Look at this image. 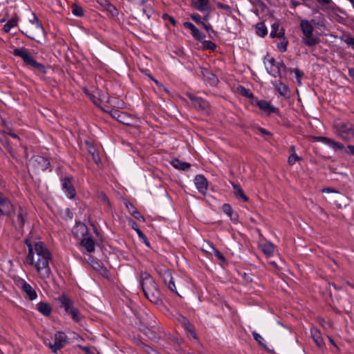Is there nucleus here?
<instances>
[{
    "instance_id": "obj_10",
    "label": "nucleus",
    "mask_w": 354,
    "mask_h": 354,
    "mask_svg": "<svg viewBox=\"0 0 354 354\" xmlns=\"http://www.w3.org/2000/svg\"><path fill=\"white\" fill-rule=\"evenodd\" d=\"M160 277L162 278L165 283L167 285L168 288L171 291L176 294H178L176 288L173 281V277L171 274L169 270L163 269L158 272Z\"/></svg>"
},
{
    "instance_id": "obj_1",
    "label": "nucleus",
    "mask_w": 354,
    "mask_h": 354,
    "mask_svg": "<svg viewBox=\"0 0 354 354\" xmlns=\"http://www.w3.org/2000/svg\"><path fill=\"white\" fill-rule=\"evenodd\" d=\"M25 242L28 248L26 257L27 263L35 266L41 279L49 278L52 272L49 266L51 253L48 249L42 242H36L34 245L28 239H26Z\"/></svg>"
},
{
    "instance_id": "obj_34",
    "label": "nucleus",
    "mask_w": 354,
    "mask_h": 354,
    "mask_svg": "<svg viewBox=\"0 0 354 354\" xmlns=\"http://www.w3.org/2000/svg\"><path fill=\"white\" fill-rule=\"evenodd\" d=\"M132 118L126 113L122 112L118 122L126 125H130Z\"/></svg>"
},
{
    "instance_id": "obj_57",
    "label": "nucleus",
    "mask_w": 354,
    "mask_h": 354,
    "mask_svg": "<svg viewBox=\"0 0 354 354\" xmlns=\"http://www.w3.org/2000/svg\"><path fill=\"white\" fill-rule=\"evenodd\" d=\"M258 131L261 133V134H263V135H270V133L266 129L261 128V127H259L258 128Z\"/></svg>"
},
{
    "instance_id": "obj_40",
    "label": "nucleus",
    "mask_w": 354,
    "mask_h": 354,
    "mask_svg": "<svg viewBox=\"0 0 354 354\" xmlns=\"http://www.w3.org/2000/svg\"><path fill=\"white\" fill-rule=\"evenodd\" d=\"M223 211L231 218H232L233 211L231 206L229 204H224L222 207Z\"/></svg>"
},
{
    "instance_id": "obj_29",
    "label": "nucleus",
    "mask_w": 354,
    "mask_h": 354,
    "mask_svg": "<svg viewBox=\"0 0 354 354\" xmlns=\"http://www.w3.org/2000/svg\"><path fill=\"white\" fill-rule=\"evenodd\" d=\"M278 38H279V42L277 43V47L280 52L284 53L287 50L288 40L284 35L278 37Z\"/></svg>"
},
{
    "instance_id": "obj_44",
    "label": "nucleus",
    "mask_w": 354,
    "mask_h": 354,
    "mask_svg": "<svg viewBox=\"0 0 354 354\" xmlns=\"http://www.w3.org/2000/svg\"><path fill=\"white\" fill-rule=\"evenodd\" d=\"M344 42L350 47L352 48V49L354 50V37L348 36L346 37L344 39Z\"/></svg>"
},
{
    "instance_id": "obj_5",
    "label": "nucleus",
    "mask_w": 354,
    "mask_h": 354,
    "mask_svg": "<svg viewBox=\"0 0 354 354\" xmlns=\"http://www.w3.org/2000/svg\"><path fill=\"white\" fill-rule=\"evenodd\" d=\"M30 39L37 41L44 35V29L40 23L34 24L33 26H26L25 31H22Z\"/></svg>"
},
{
    "instance_id": "obj_48",
    "label": "nucleus",
    "mask_w": 354,
    "mask_h": 354,
    "mask_svg": "<svg viewBox=\"0 0 354 354\" xmlns=\"http://www.w3.org/2000/svg\"><path fill=\"white\" fill-rule=\"evenodd\" d=\"M184 26L187 28H189L192 33L197 28L191 22H185L184 23Z\"/></svg>"
},
{
    "instance_id": "obj_47",
    "label": "nucleus",
    "mask_w": 354,
    "mask_h": 354,
    "mask_svg": "<svg viewBox=\"0 0 354 354\" xmlns=\"http://www.w3.org/2000/svg\"><path fill=\"white\" fill-rule=\"evenodd\" d=\"M36 22L39 23V19L34 13H32V19H29V24L27 26H33Z\"/></svg>"
},
{
    "instance_id": "obj_20",
    "label": "nucleus",
    "mask_w": 354,
    "mask_h": 354,
    "mask_svg": "<svg viewBox=\"0 0 354 354\" xmlns=\"http://www.w3.org/2000/svg\"><path fill=\"white\" fill-rule=\"evenodd\" d=\"M257 105L261 110L268 113H273L276 111V109L269 102L266 100L259 101Z\"/></svg>"
},
{
    "instance_id": "obj_56",
    "label": "nucleus",
    "mask_w": 354,
    "mask_h": 354,
    "mask_svg": "<svg viewBox=\"0 0 354 354\" xmlns=\"http://www.w3.org/2000/svg\"><path fill=\"white\" fill-rule=\"evenodd\" d=\"M318 320H319V324L323 326L324 328H326L328 325L329 326V324H326V322L324 321V319L323 318H321V317H319L318 318Z\"/></svg>"
},
{
    "instance_id": "obj_59",
    "label": "nucleus",
    "mask_w": 354,
    "mask_h": 354,
    "mask_svg": "<svg viewBox=\"0 0 354 354\" xmlns=\"http://www.w3.org/2000/svg\"><path fill=\"white\" fill-rule=\"evenodd\" d=\"M350 77L354 80V68H350L348 71Z\"/></svg>"
},
{
    "instance_id": "obj_3",
    "label": "nucleus",
    "mask_w": 354,
    "mask_h": 354,
    "mask_svg": "<svg viewBox=\"0 0 354 354\" xmlns=\"http://www.w3.org/2000/svg\"><path fill=\"white\" fill-rule=\"evenodd\" d=\"M12 54L16 57L21 58L26 66L31 67L33 69H36L42 73H46L45 66L42 64L36 62L26 48H15Z\"/></svg>"
},
{
    "instance_id": "obj_26",
    "label": "nucleus",
    "mask_w": 354,
    "mask_h": 354,
    "mask_svg": "<svg viewBox=\"0 0 354 354\" xmlns=\"http://www.w3.org/2000/svg\"><path fill=\"white\" fill-rule=\"evenodd\" d=\"M286 67L283 62H277L276 68H270L269 73L274 77L281 76V71H285Z\"/></svg>"
},
{
    "instance_id": "obj_62",
    "label": "nucleus",
    "mask_w": 354,
    "mask_h": 354,
    "mask_svg": "<svg viewBox=\"0 0 354 354\" xmlns=\"http://www.w3.org/2000/svg\"><path fill=\"white\" fill-rule=\"evenodd\" d=\"M322 192L330 193V192H335V191L333 190L330 188H324L322 189Z\"/></svg>"
},
{
    "instance_id": "obj_7",
    "label": "nucleus",
    "mask_w": 354,
    "mask_h": 354,
    "mask_svg": "<svg viewBox=\"0 0 354 354\" xmlns=\"http://www.w3.org/2000/svg\"><path fill=\"white\" fill-rule=\"evenodd\" d=\"M66 342V335L65 333L58 331L55 334V340L53 343L45 342V344L52 350L53 352L56 353L65 346Z\"/></svg>"
},
{
    "instance_id": "obj_55",
    "label": "nucleus",
    "mask_w": 354,
    "mask_h": 354,
    "mask_svg": "<svg viewBox=\"0 0 354 354\" xmlns=\"http://www.w3.org/2000/svg\"><path fill=\"white\" fill-rule=\"evenodd\" d=\"M91 153H92V156H93V159L94 160V161L98 164V162H100V156L97 153H95L94 152H91Z\"/></svg>"
},
{
    "instance_id": "obj_50",
    "label": "nucleus",
    "mask_w": 354,
    "mask_h": 354,
    "mask_svg": "<svg viewBox=\"0 0 354 354\" xmlns=\"http://www.w3.org/2000/svg\"><path fill=\"white\" fill-rule=\"evenodd\" d=\"M97 1L98 3L105 8L112 6V5L107 0H97Z\"/></svg>"
},
{
    "instance_id": "obj_52",
    "label": "nucleus",
    "mask_w": 354,
    "mask_h": 354,
    "mask_svg": "<svg viewBox=\"0 0 354 354\" xmlns=\"http://www.w3.org/2000/svg\"><path fill=\"white\" fill-rule=\"evenodd\" d=\"M80 348L86 353V354H93L91 351V348L87 346H80Z\"/></svg>"
},
{
    "instance_id": "obj_27",
    "label": "nucleus",
    "mask_w": 354,
    "mask_h": 354,
    "mask_svg": "<svg viewBox=\"0 0 354 354\" xmlns=\"http://www.w3.org/2000/svg\"><path fill=\"white\" fill-rule=\"evenodd\" d=\"M37 309L45 316L50 315L51 312V308L50 305L45 302H39L37 304Z\"/></svg>"
},
{
    "instance_id": "obj_11",
    "label": "nucleus",
    "mask_w": 354,
    "mask_h": 354,
    "mask_svg": "<svg viewBox=\"0 0 354 354\" xmlns=\"http://www.w3.org/2000/svg\"><path fill=\"white\" fill-rule=\"evenodd\" d=\"M320 42L318 36L314 35L313 32L302 35L301 43L308 47H313Z\"/></svg>"
},
{
    "instance_id": "obj_38",
    "label": "nucleus",
    "mask_w": 354,
    "mask_h": 354,
    "mask_svg": "<svg viewBox=\"0 0 354 354\" xmlns=\"http://www.w3.org/2000/svg\"><path fill=\"white\" fill-rule=\"evenodd\" d=\"M238 91H239V93L245 96V97H247L248 98H251L253 97V95L252 93L250 91V90L245 88V87L242 86H239L238 88H237Z\"/></svg>"
},
{
    "instance_id": "obj_64",
    "label": "nucleus",
    "mask_w": 354,
    "mask_h": 354,
    "mask_svg": "<svg viewBox=\"0 0 354 354\" xmlns=\"http://www.w3.org/2000/svg\"><path fill=\"white\" fill-rule=\"evenodd\" d=\"M268 63L270 64V66H272L277 64V62H275V59L274 58H270V59H268Z\"/></svg>"
},
{
    "instance_id": "obj_45",
    "label": "nucleus",
    "mask_w": 354,
    "mask_h": 354,
    "mask_svg": "<svg viewBox=\"0 0 354 354\" xmlns=\"http://www.w3.org/2000/svg\"><path fill=\"white\" fill-rule=\"evenodd\" d=\"M163 19L166 21H169V23H171L173 26H176V21L175 19L173 17L169 16L167 14L164 15Z\"/></svg>"
},
{
    "instance_id": "obj_49",
    "label": "nucleus",
    "mask_w": 354,
    "mask_h": 354,
    "mask_svg": "<svg viewBox=\"0 0 354 354\" xmlns=\"http://www.w3.org/2000/svg\"><path fill=\"white\" fill-rule=\"evenodd\" d=\"M191 18L192 19L193 21H194L197 24H201V23L203 22L201 21V16L198 14L192 15Z\"/></svg>"
},
{
    "instance_id": "obj_42",
    "label": "nucleus",
    "mask_w": 354,
    "mask_h": 354,
    "mask_svg": "<svg viewBox=\"0 0 354 354\" xmlns=\"http://www.w3.org/2000/svg\"><path fill=\"white\" fill-rule=\"evenodd\" d=\"M211 248L212 250V252L215 254V256L220 259L221 261H225V259L223 254L220 252L218 250H216L214 246L211 245Z\"/></svg>"
},
{
    "instance_id": "obj_33",
    "label": "nucleus",
    "mask_w": 354,
    "mask_h": 354,
    "mask_svg": "<svg viewBox=\"0 0 354 354\" xmlns=\"http://www.w3.org/2000/svg\"><path fill=\"white\" fill-rule=\"evenodd\" d=\"M17 24V18L13 17V18L10 19V20H8V21L4 25L3 30L6 32H10L11 28L16 26Z\"/></svg>"
},
{
    "instance_id": "obj_43",
    "label": "nucleus",
    "mask_w": 354,
    "mask_h": 354,
    "mask_svg": "<svg viewBox=\"0 0 354 354\" xmlns=\"http://www.w3.org/2000/svg\"><path fill=\"white\" fill-rule=\"evenodd\" d=\"M252 335L254 339L261 346H264L263 342L264 341V339L262 337L261 335L257 333V332H253Z\"/></svg>"
},
{
    "instance_id": "obj_41",
    "label": "nucleus",
    "mask_w": 354,
    "mask_h": 354,
    "mask_svg": "<svg viewBox=\"0 0 354 354\" xmlns=\"http://www.w3.org/2000/svg\"><path fill=\"white\" fill-rule=\"evenodd\" d=\"M300 158L295 153H292L288 158V162L290 165H294Z\"/></svg>"
},
{
    "instance_id": "obj_25",
    "label": "nucleus",
    "mask_w": 354,
    "mask_h": 354,
    "mask_svg": "<svg viewBox=\"0 0 354 354\" xmlns=\"http://www.w3.org/2000/svg\"><path fill=\"white\" fill-rule=\"evenodd\" d=\"M171 165L176 169L179 170L185 171L189 169L190 165L185 162H182L178 159H174L171 161Z\"/></svg>"
},
{
    "instance_id": "obj_32",
    "label": "nucleus",
    "mask_w": 354,
    "mask_h": 354,
    "mask_svg": "<svg viewBox=\"0 0 354 354\" xmlns=\"http://www.w3.org/2000/svg\"><path fill=\"white\" fill-rule=\"evenodd\" d=\"M27 216V213L23 210L21 208L19 209V212L17 213V222L19 224V226L20 227H23L25 223V219Z\"/></svg>"
},
{
    "instance_id": "obj_13",
    "label": "nucleus",
    "mask_w": 354,
    "mask_h": 354,
    "mask_svg": "<svg viewBox=\"0 0 354 354\" xmlns=\"http://www.w3.org/2000/svg\"><path fill=\"white\" fill-rule=\"evenodd\" d=\"M315 140L323 142L324 144L329 146L330 147L333 148L335 150H341L344 148V146L342 143L336 142L334 140L328 138L327 137L319 136L315 138Z\"/></svg>"
},
{
    "instance_id": "obj_6",
    "label": "nucleus",
    "mask_w": 354,
    "mask_h": 354,
    "mask_svg": "<svg viewBox=\"0 0 354 354\" xmlns=\"http://www.w3.org/2000/svg\"><path fill=\"white\" fill-rule=\"evenodd\" d=\"M14 211V206L10 200L0 192V216L10 217Z\"/></svg>"
},
{
    "instance_id": "obj_23",
    "label": "nucleus",
    "mask_w": 354,
    "mask_h": 354,
    "mask_svg": "<svg viewBox=\"0 0 354 354\" xmlns=\"http://www.w3.org/2000/svg\"><path fill=\"white\" fill-rule=\"evenodd\" d=\"M125 206L128 209L129 212L136 219L144 221V218L140 212L137 210V209L129 202L125 203Z\"/></svg>"
},
{
    "instance_id": "obj_60",
    "label": "nucleus",
    "mask_w": 354,
    "mask_h": 354,
    "mask_svg": "<svg viewBox=\"0 0 354 354\" xmlns=\"http://www.w3.org/2000/svg\"><path fill=\"white\" fill-rule=\"evenodd\" d=\"M294 72L296 75L297 78L299 79L301 76V73H300L299 70L298 68H295L294 70Z\"/></svg>"
},
{
    "instance_id": "obj_21",
    "label": "nucleus",
    "mask_w": 354,
    "mask_h": 354,
    "mask_svg": "<svg viewBox=\"0 0 354 354\" xmlns=\"http://www.w3.org/2000/svg\"><path fill=\"white\" fill-rule=\"evenodd\" d=\"M73 233L75 236L79 237L84 236L87 233V227L83 223H77L73 229Z\"/></svg>"
},
{
    "instance_id": "obj_58",
    "label": "nucleus",
    "mask_w": 354,
    "mask_h": 354,
    "mask_svg": "<svg viewBox=\"0 0 354 354\" xmlns=\"http://www.w3.org/2000/svg\"><path fill=\"white\" fill-rule=\"evenodd\" d=\"M348 149L349 152H350L353 156H354V145H348Z\"/></svg>"
},
{
    "instance_id": "obj_16",
    "label": "nucleus",
    "mask_w": 354,
    "mask_h": 354,
    "mask_svg": "<svg viewBox=\"0 0 354 354\" xmlns=\"http://www.w3.org/2000/svg\"><path fill=\"white\" fill-rule=\"evenodd\" d=\"M310 334L317 346L322 348L324 345V342L320 331L317 328L312 327L310 328Z\"/></svg>"
},
{
    "instance_id": "obj_61",
    "label": "nucleus",
    "mask_w": 354,
    "mask_h": 354,
    "mask_svg": "<svg viewBox=\"0 0 354 354\" xmlns=\"http://www.w3.org/2000/svg\"><path fill=\"white\" fill-rule=\"evenodd\" d=\"M207 47L210 49H213L215 47V44L212 41H207Z\"/></svg>"
},
{
    "instance_id": "obj_12",
    "label": "nucleus",
    "mask_w": 354,
    "mask_h": 354,
    "mask_svg": "<svg viewBox=\"0 0 354 354\" xmlns=\"http://www.w3.org/2000/svg\"><path fill=\"white\" fill-rule=\"evenodd\" d=\"M187 96L192 101V104L194 107L199 109L202 111H207L209 109V104L207 101L201 97H194L192 94H188Z\"/></svg>"
},
{
    "instance_id": "obj_37",
    "label": "nucleus",
    "mask_w": 354,
    "mask_h": 354,
    "mask_svg": "<svg viewBox=\"0 0 354 354\" xmlns=\"http://www.w3.org/2000/svg\"><path fill=\"white\" fill-rule=\"evenodd\" d=\"M198 5L197 9L200 11H205L208 8L209 0H197Z\"/></svg>"
},
{
    "instance_id": "obj_31",
    "label": "nucleus",
    "mask_w": 354,
    "mask_h": 354,
    "mask_svg": "<svg viewBox=\"0 0 354 354\" xmlns=\"http://www.w3.org/2000/svg\"><path fill=\"white\" fill-rule=\"evenodd\" d=\"M274 245L270 242H267L261 245V250L267 256L272 255L274 252Z\"/></svg>"
},
{
    "instance_id": "obj_19",
    "label": "nucleus",
    "mask_w": 354,
    "mask_h": 354,
    "mask_svg": "<svg viewBox=\"0 0 354 354\" xmlns=\"http://www.w3.org/2000/svg\"><path fill=\"white\" fill-rule=\"evenodd\" d=\"M299 27L301 30L302 35L313 32L314 31L312 23L306 19L301 20Z\"/></svg>"
},
{
    "instance_id": "obj_63",
    "label": "nucleus",
    "mask_w": 354,
    "mask_h": 354,
    "mask_svg": "<svg viewBox=\"0 0 354 354\" xmlns=\"http://www.w3.org/2000/svg\"><path fill=\"white\" fill-rule=\"evenodd\" d=\"M202 26H203V28L207 30V31L209 30V28H211L210 25H208V24H205L204 22H202L201 23Z\"/></svg>"
},
{
    "instance_id": "obj_18",
    "label": "nucleus",
    "mask_w": 354,
    "mask_h": 354,
    "mask_svg": "<svg viewBox=\"0 0 354 354\" xmlns=\"http://www.w3.org/2000/svg\"><path fill=\"white\" fill-rule=\"evenodd\" d=\"M81 244L88 252H93L95 250V241L91 237H84L81 241Z\"/></svg>"
},
{
    "instance_id": "obj_17",
    "label": "nucleus",
    "mask_w": 354,
    "mask_h": 354,
    "mask_svg": "<svg viewBox=\"0 0 354 354\" xmlns=\"http://www.w3.org/2000/svg\"><path fill=\"white\" fill-rule=\"evenodd\" d=\"M58 299L61 304L60 306L64 308L66 313L74 308L73 306V301L66 296L62 295Z\"/></svg>"
},
{
    "instance_id": "obj_51",
    "label": "nucleus",
    "mask_w": 354,
    "mask_h": 354,
    "mask_svg": "<svg viewBox=\"0 0 354 354\" xmlns=\"http://www.w3.org/2000/svg\"><path fill=\"white\" fill-rule=\"evenodd\" d=\"M217 6L218 8H221L225 10H230V6L227 5V4H224V3H217Z\"/></svg>"
},
{
    "instance_id": "obj_39",
    "label": "nucleus",
    "mask_w": 354,
    "mask_h": 354,
    "mask_svg": "<svg viewBox=\"0 0 354 354\" xmlns=\"http://www.w3.org/2000/svg\"><path fill=\"white\" fill-rule=\"evenodd\" d=\"M192 35L197 40H202L205 37V34L200 31L198 28H196Z\"/></svg>"
},
{
    "instance_id": "obj_53",
    "label": "nucleus",
    "mask_w": 354,
    "mask_h": 354,
    "mask_svg": "<svg viewBox=\"0 0 354 354\" xmlns=\"http://www.w3.org/2000/svg\"><path fill=\"white\" fill-rule=\"evenodd\" d=\"M135 230L136 231L138 236L142 239V240L143 239H145L146 236H145V234L142 233V232L140 230V229H138V228H134Z\"/></svg>"
},
{
    "instance_id": "obj_15",
    "label": "nucleus",
    "mask_w": 354,
    "mask_h": 354,
    "mask_svg": "<svg viewBox=\"0 0 354 354\" xmlns=\"http://www.w3.org/2000/svg\"><path fill=\"white\" fill-rule=\"evenodd\" d=\"M21 290L26 293L30 300H34L37 298V295L35 289L27 282L21 283Z\"/></svg>"
},
{
    "instance_id": "obj_22",
    "label": "nucleus",
    "mask_w": 354,
    "mask_h": 354,
    "mask_svg": "<svg viewBox=\"0 0 354 354\" xmlns=\"http://www.w3.org/2000/svg\"><path fill=\"white\" fill-rule=\"evenodd\" d=\"M232 185L233 187L234 195L236 197L241 198L244 202H247L248 201V198L243 193L241 186L239 184H236L234 183H232Z\"/></svg>"
},
{
    "instance_id": "obj_36",
    "label": "nucleus",
    "mask_w": 354,
    "mask_h": 354,
    "mask_svg": "<svg viewBox=\"0 0 354 354\" xmlns=\"http://www.w3.org/2000/svg\"><path fill=\"white\" fill-rule=\"evenodd\" d=\"M68 314L71 315L72 319L77 322H80L82 319L79 310L75 308L71 310Z\"/></svg>"
},
{
    "instance_id": "obj_9",
    "label": "nucleus",
    "mask_w": 354,
    "mask_h": 354,
    "mask_svg": "<svg viewBox=\"0 0 354 354\" xmlns=\"http://www.w3.org/2000/svg\"><path fill=\"white\" fill-rule=\"evenodd\" d=\"M62 189L67 195V196L72 199L76 195V192L73 184V178L71 176H66L62 180Z\"/></svg>"
},
{
    "instance_id": "obj_35",
    "label": "nucleus",
    "mask_w": 354,
    "mask_h": 354,
    "mask_svg": "<svg viewBox=\"0 0 354 354\" xmlns=\"http://www.w3.org/2000/svg\"><path fill=\"white\" fill-rule=\"evenodd\" d=\"M72 13L77 17H82L84 15L83 9L81 6L73 4L71 8Z\"/></svg>"
},
{
    "instance_id": "obj_46",
    "label": "nucleus",
    "mask_w": 354,
    "mask_h": 354,
    "mask_svg": "<svg viewBox=\"0 0 354 354\" xmlns=\"http://www.w3.org/2000/svg\"><path fill=\"white\" fill-rule=\"evenodd\" d=\"M122 113V112L121 111H119L118 110H113V111L111 112V115L118 121Z\"/></svg>"
},
{
    "instance_id": "obj_4",
    "label": "nucleus",
    "mask_w": 354,
    "mask_h": 354,
    "mask_svg": "<svg viewBox=\"0 0 354 354\" xmlns=\"http://www.w3.org/2000/svg\"><path fill=\"white\" fill-rule=\"evenodd\" d=\"M335 133L342 139L346 141H351L354 138V126L349 123L342 121H337L334 124Z\"/></svg>"
},
{
    "instance_id": "obj_8",
    "label": "nucleus",
    "mask_w": 354,
    "mask_h": 354,
    "mask_svg": "<svg viewBox=\"0 0 354 354\" xmlns=\"http://www.w3.org/2000/svg\"><path fill=\"white\" fill-rule=\"evenodd\" d=\"M30 165L34 167L36 170H46L50 166L49 160L41 156H33L29 162Z\"/></svg>"
},
{
    "instance_id": "obj_14",
    "label": "nucleus",
    "mask_w": 354,
    "mask_h": 354,
    "mask_svg": "<svg viewBox=\"0 0 354 354\" xmlns=\"http://www.w3.org/2000/svg\"><path fill=\"white\" fill-rule=\"evenodd\" d=\"M194 183L198 192L205 194L207 190V181L203 175H197L194 178Z\"/></svg>"
},
{
    "instance_id": "obj_30",
    "label": "nucleus",
    "mask_w": 354,
    "mask_h": 354,
    "mask_svg": "<svg viewBox=\"0 0 354 354\" xmlns=\"http://www.w3.org/2000/svg\"><path fill=\"white\" fill-rule=\"evenodd\" d=\"M256 33L260 37H265L268 34V30L263 22L257 23L255 26Z\"/></svg>"
},
{
    "instance_id": "obj_2",
    "label": "nucleus",
    "mask_w": 354,
    "mask_h": 354,
    "mask_svg": "<svg viewBox=\"0 0 354 354\" xmlns=\"http://www.w3.org/2000/svg\"><path fill=\"white\" fill-rule=\"evenodd\" d=\"M140 284L145 297L152 303L157 304L160 301V292L151 276L143 272L140 274Z\"/></svg>"
},
{
    "instance_id": "obj_54",
    "label": "nucleus",
    "mask_w": 354,
    "mask_h": 354,
    "mask_svg": "<svg viewBox=\"0 0 354 354\" xmlns=\"http://www.w3.org/2000/svg\"><path fill=\"white\" fill-rule=\"evenodd\" d=\"M99 197L103 201H104L105 203H106L107 204H109V201L108 200V198L107 196H106L105 194L104 193H101L100 195H99Z\"/></svg>"
},
{
    "instance_id": "obj_24",
    "label": "nucleus",
    "mask_w": 354,
    "mask_h": 354,
    "mask_svg": "<svg viewBox=\"0 0 354 354\" xmlns=\"http://www.w3.org/2000/svg\"><path fill=\"white\" fill-rule=\"evenodd\" d=\"M279 25L277 22L272 24L271 26L270 37L272 38L281 37L284 35V30L283 28H279Z\"/></svg>"
},
{
    "instance_id": "obj_28",
    "label": "nucleus",
    "mask_w": 354,
    "mask_h": 354,
    "mask_svg": "<svg viewBox=\"0 0 354 354\" xmlns=\"http://www.w3.org/2000/svg\"><path fill=\"white\" fill-rule=\"evenodd\" d=\"M274 86L276 90L283 96H286L288 95V88L286 85L282 83L280 81L275 82Z\"/></svg>"
}]
</instances>
